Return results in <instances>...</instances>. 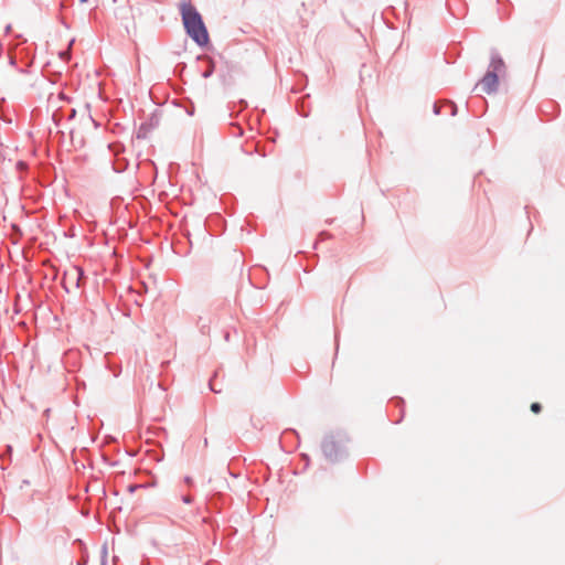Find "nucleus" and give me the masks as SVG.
Segmentation results:
<instances>
[{"label":"nucleus","mask_w":565,"mask_h":565,"mask_svg":"<svg viewBox=\"0 0 565 565\" xmlns=\"http://www.w3.org/2000/svg\"><path fill=\"white\" fill-rule=\"evenodd\" d=\"M203 60L206 62L207 65L206 68L202 72V77L209 78L213 75L215 71V64L214 61L209 56H204Z\"/></svg>","instance_id":"obj_4"},{"label":"nucleus","mask_w":565,"mask_h":565,"mask_svg":"<svg viewBox=\"0 0 565 565\" xmlns=\"http://www.w3.org/2000/svg\"><path fill=\"white\" fill-rule=\"evenodd\" d=\"M505 68V64L497 50L491 51L490 64L484 76L475 86L473 90L479 87L488 95L493 94L498 90L499 86V74Z\"/></svg>","instance_id":"obj_2"},{"label":"nucleus","mask_w":565,"mask_h":565,"mask_svg":"<svg viewBox=\"0 0 565 565\" xmlns=\"http://www.w3.org/2000/svg\"><path fill=\"white\" fill-rule=\"evenodd\" d=\"M238 104H239L241 110L247 108V106H248V104H247V102L245 99H241L238 102Z\"/></svg>","instance_id":"obj_8"},{"label":"nucleus","mask_w":565,"mask_h":565,"mask_svg":"<svg viewBox=\"0 0 565 565\" xmlns=\"http://www.w3.org/2000/svg\"><path fill=\"white\" fill-rule=\"evenodd\" d=\"M448 105L450 107V115L456 116L458 110L457 105L452 102H449Z\"/></svg>","instance_id":"obj_7"},{"label":"nucleus","mask_w":565,"mask_h":565,"mask_svg":"<svg viewBox=\"0 0 565 565\" xmlns=\"http://www.w3.org/2000/svg\"><path fill=\"white\" fill-rule=\"evenodd\" d=\"M10 30H11V25L9 24V25L6 26V32L7 33L10 32Z\"/></svg>","instance_id":"obj_12"},{"label":"nucleus","mask_w":565,"mask_h":565,"mask_svg":"<svg viewBox=\"0 0 565 565\" xmlns=\"http://www.w3.org/2000/svg\"><path fill=\"white\" fill-rule=\"evenodd\" d=\"M531 411L535 414H539L542 411V406L540 403H532Z\"/></svg>","instance_id":"obj_6"},{"label":"nucleus","mask_w":565,"mask_h":565,"mask_svg":"<svg viewBox=\"0 0 565 565\" xmlns=\"http://www.w3.org/2000/svg\"><path fill=\"white\" fill-rule=\"evenodd\" d=\"M137 137L138 138H145L146 137V135L143 134V126L140 127V129H139V131L137 134Z\"/></svg>","instance_id":"obj_10"},{"label":"nucleus","mask_w":565,"mask_h":565,"mask_svg":"<svg viewBox=\"0 0 565 565\" xmlns=\"http://www.w3.org/2000/svg\"><path fill=\"white\" fill-rule=\"evenodd\" d=\"M88 0H79L81 3H86Z\"/></svg>","instance_id":"obj_13"},{"label":"nucleus","mask_w":565,"mask_h":565,"mask_svg":"<svg viewBox=\"0 0 565 565\" xmlns=\"http://www.w3.org/2000/svg\"><path fill=\"white\" fill-rule=\"evenodd\" d=\"M433 111L435 115L440 114V106L438 104H434Z\"/></svg>","instance_id":"obj_9"},{"label":"nucleus","mask_w":565,"mask_h":565,"mask_svg":"<svg viewBox=\"0 0 565 565\" xmlns=\"http://www.w3.org/2000/svg\"><path fill=\"white\" fill-rule=\"evenodd\" d=\"M243 134V130L241 127H237V135L241 136Z\"/></svg>","instance_id":"obj_11"},{"label":"nucleus","mask_w":565,"mask_h":565,"mask_svg":"<svg viewBox=\"0 0 565 565\" xmlns=\"http://www.w3.org/2000/svg\"><path fill=\"white\" fill-rule=\"evenodd\" d=\"M83 277V271L77 266H71L67 270L64 271L62 284L64 289L67 292L76 290L81 286V280Z\"/></svg>","instance_id":"obj_3"},{"label":"nucleus","mask_w":565,"mask_h":565,"mask_svg":"<svg viewBox=\"0 0 565 565\" xmlns=\"http://www.w3.org/2000/svg\"><path fill=\"white\" fill-rule=\"evenodd\" d=\"M15 169L19 173H23L28 170V164L20 160L15 163Z\"/></svg>","instance_id":"obj_5"},{"label":"nucleus","mask_w":565,"mask_h":565,"mask_svg":"<svg viewBox=\"0 0 565 565\" xmlns=\"http://www.w3.org/2000/svg\"><path fill=\"white\" fill-rule=\"evenodd\" d=\"M181 17L188 36L199 46H206L210 43L209 32L196 8L191 3L183 2L181 6Z\"/></svg>","instance_id":"obj_1"}]
</instances>
